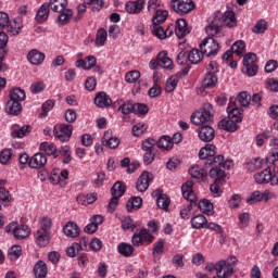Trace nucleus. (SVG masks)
<instances>
[{"label":"nucleus","instance_id":"nucleus-29","mask_svg":"<svg viewBox=\"0 0 278 278\" xmlns=\"http://www.w3.org/2000/svg\"><path fill=\"white\" fill-rule=\"evenodd\" d=\"M35 240L37 247H47L49 242H51V236L49 235V232L37 230L35 232Z\"/></svg>","mask_w":278,"mask_h":278},{"label":"nucleus","instance_id":"nucleus-24","mask_svg":"<svg viewBox=\"0 0 278 278\" xmlns=\"http://www.w3.org/2000/svg\"><path fill=\"white\" fill-rule=\"evenodd\" d=\"M93 101L98 108H110L112 105V98L103 91L99 92Z\"/></svg>","mask_w":278,"mask_h":278},{"label":"nucleus","instance_id":"nucleus-43","mask_svg":"<svg viewBox=\"0 0 278 278\" xmlns=\"http://www.w3.org/2000/svg\"><path fill=\"white\" fill-rule=\"evenodd\" d=\"M140 207H142V198L140 197H131L126 203L127 212H134V210H140Z\"/></svg>","mask_w":278,"mask_h":278},{"label":"nucleus","instance_id":"nucleus-26","mask_svg":"<svg viewBox=\"0 0 278 278\" xmlns=\"http://www.w3.org/2000/svg\"><path fill=\"white\" fill-rule=\"evenodd\" d=\"M222 23L225 27H237L238 20H236V13L233 11H226L222 16Z\"/></svg>","mask_w":278,"mask_h":278},{"label":"nucleus","instance_id":"nucleus-8","mask_svg":"<svg viewBox=\"0 0 278 278\" xmlns=\"http://www.w3.org/2000/svg\"><path fill=\"white\" fill-rule=\"evenodd\" d=\"M53 136L60 142H68L73 136V125L71 124H56L53 127Z\"/></svg>","mask_w":278,"mask_h":278},{"label":"nucleus","instance_id":"nucleus-21","mask_svg":"<svg viewBox=\"0 0 278 278\" xmlns=\"http://www.w3.org/2000/svg\"><path fill=\"white\" fill-rule=\"evenodd\" d=\"M157 61L161 68H166L167 71H173V59L168 58V51L163 50L157 53Z\"/></svg>","mask_w":278,"mask_h":278},{"label":"nucleus","instance_id":"nucleus-17","mask_svg":"<svg viewBox=\"0 0 278 278\" xmlns=\"http://www.w3.org/2000/svg\"><path fill=\"white\" fill-rule=\"evenodd\" d=\"M270 199V191L265 190L262 191H254L247 198V203L253 205V203H260L261 201H268Z\"/></svg>","mask_w":278,"mask_h":278},{"label":"nucleus","instance_id":"nucleus-34","mask_svg":"<svg viewBox=\"0 0 278 278\" xmlns=\"http://www.w3.org/2000/svg\"><path fill=\"white\" fill-rule=\"evenodd\" d=\"M101 142L103 147H108L109 149H116L121 144L118 137H110V132H104Z\"/></svg>","mask_w":278,"mask_h":278},{"label":"nucleus","instance_id":"nucleus-55","mask_svg":"<svg viewBox=\"0 0 278 278\" xmlns=\"http://www.w3.org/2000/svg\"><path fill=\"white\" fill-rule=\"evenodd\" d=\"M155 146H157V141L153 138H148L142 142L141 149L142 151H155Z\"/></svg>","mask_w":278,"mask_h":278},{"label":"nucleus","instance_id":"nucleus-50","mask_svg":"<svg viewBox=\"0 0 278 278\" xmlns=\"http://www.w3.org/2000/svg\"><path fill=\"white\" fill-rule=\"evenodd\" d=\"M237 100L241 108H249L251 103V94H249L247 91L240 92L237 97Z\"/></svg>","mask_w":278,"mask_h":278},{"label":"nucleus","instance_id":"nucleus-9","mask_svg":"<svg viewBox=\"0 0 278 278\" xmlns=\"http://www.w3.org/2000/svg\"><path fill=\"white\" fill-rule=\"evenodd\" d=\"M208 176L212 179H215L214 182L210 186L212 194H214V197H220V194H223V191H220V185L223 181H225V178H223V170L210 169Z\"/></svg>","mask_w":278,"mask_h":278},{"label":"nucleus","instance_id":"nucleus-44","mask_svg":"<svg viewBox=\"0 0 278 278\" xmlns=\"http://www.w3.org/2000/svg\"><path fill=\"white\" fill-rule=\"evenodd\" d=\"M108 41V30L105 28H99L96 35V47H104Z\"/></svg>","mask_w":278,"mask_h":278},{"label":"nucleus","instance_id":"nucleus-4","mask_svg":"<svg viewBox=\"0 0 278 278\" xmlns=\"http://www.w3.org/2000/svg\"><path fill=\"white\" fill-rule=\"evenodd\" d=\"M238 264V258L236 256H229L226 261L217 262V277L218 278H229L233 277L236 273V265Z\"/></svg>","mask_w":278,"mask_h":278},{"label":"nucleus","instance_id":"nucleus-36","mask_svg":"<svg viewBox=\"0 0 278 278\" xmlns=\"http://www.w3.org/2000/svg\"><path fill=\"white\" fill-rule=\"evenodd\" d=\"M134 245L126 243V242H122L117 245V253H119V255H123V257H131V255H134Z\"/></svg>","mask_w":278,"mask_h":278},{"label":"nucleus","instance_id":"nucleus-41","mask_svg":"<svg viewBox=\"0 0 278 278\" xmlns=\"http://www.w3.org/2000/svg\"><path fill=\"white\" fill-rule=\"evenodd\" d=\"M49 9L52 10V12H63V10H66V5H68L67 0H50V3L48 4Z\"/></svg>","mask_w":278,"mask_h":278},{"label":"nucleus","instance_id":"nucleus-42","mask_svg":"<svg viewBox=\"0 0 278 278\" xmlns=\"http://www.w3.org/2000/svg\"><path fill=\"white\" fill-rule=\"evenodd\" d=\"M125 192H127V187L122 181L115 182L113 185V187L111 188L112 197H117L118 199H121V197H123V194H125Z\"/></svg>","mask_w":278,"mask_h":278},{"label":"nucleus","instance_id":"nucleus-61","mask_svg":"<svg viewBox=\"0 0 278 278\" xmlns=\"http://www.w3.org/2000/svg\"><path fill=\"white\" fill-rule=\"evenodd\" d=\"M52 226L53 222H51V218L43 217L40 222V229L38 231H46V233H49Z\"/></svg>","mask_w":278,"mask_h":278},{"label":"nucleus","instance_id":"nucleus-35","mask_svg":"<svg viewBox=\"0 0 278 278\" xmlns=\"http://www.w3.org/2000/svg\"><path fill=\"white\" fill-rule=\"evenodd\" d=\"M238 122H235L233 119H231V117L229 119H222L218 123V127L219 129H224V131H230L231 134L233 131L238 130Z\"/></svg>","mask_w":278,"mask_h":278},{"label":"nucleus","instance_id":"nucleus-38","mask_svg":"<svg viewBox=\"0 0 278 278\" xmlns=\"http://www.w3.org/2000/svg\"><path fill=\"white\" fill-rule=\"evenodd\" d=\"M227 112L229 115V118L235 121V123H242V112L240 111L239 108H236L229 103L227 108Z\"/></svg>","mask_w":278,"mask_h":278},{"label":"nucleus","instance_id":"nucleus-32","mask_svg":"<svg viewBox=\"0 0 278 278\" xmlns=\"http://www.w3.org/2000/svg\"><path fill=\"white\" fill-rule=\"evenodd\" d=\"M59 157H62L63 164H71V162H73V151H71V147L68 146L60 147Z\"/></svg>","mask_w":278,"mask_h":278},{"label":"nucleus","instance_id":"nucleus-46","mask_svg":"<svg viewBox=\"0 0 278 278\" xmlns=\"http://www.w3.org/2000/svg\"><path fill=\"white\" fill-rule=\"evenodd\" d=\"M168 18V11L157 10L155 16L152 18V25H162Z\"/></svg>","mask_w":278,"mask_h":278},{"label":"nucleus","instance_id":"nucleus-18","mask_svg":"<svg viewBox=\"0 0 278 278\" xmlns=\"http://www.w3.org/2000/svg\"><path fill=\"white\" fill-rule=\"evenodd\" d=\"M7 114L11 116H18L23 112V104L21 102L9 100L4 106Z\"/></svg>","mask_w":278,"mask_h":278},{"label":"nucleus","instance_id":"nucleus-30","mask_svg":"<svg viewBox=\"0 0 278 278\" xmlns=\"http://www.w3.org/2000/svg\"><path fill=\"white\" fill-rule=\"evenodd\" d=\"M207 168L210 167L194 165L189 169V175L192 179H204V177H207Z\"/></svg>","mask_w":278,"mask_h":278},{"label":"nucleus","instance_id":"nucleus-13","mask_svg":"<svg viewBox=\"0 0 278 278\" xmlns=\"http://www.w3.org/2000/svg\"><path fill=\"white\" fill-rule=\"evenodd\" d=\"M147 5V0L128 1L125 4V10L128 14H140Z\"/></svg>","mask_w":278,"mask_h":278},{"label":"nucleus","instance_id":"nucleus-51","mask_svg":"<svg viewBox=\"0 0 278 278\" xmlns=\"http://www.w3.org/2000/svg\"><path fill=\"white\" fill-rule=\"evenodd\" d=\"M177 84H179V79H177V77L175 76H170L167 79V83L165 85V92L167 93L175 92V89L177 88Z\"/></svg>","mask_w":278,"mask_h":278},{"label":"nucleus","instance_id":"nucleus-63","mask_svg":"<svg viewBox=\"0 0 278 278\" xmlns=\"http://www.w3.org/2000/svg\"><path fill=\"white\" fill-rule=\"evenodd\" d=\"M253 34H264L266 31V21L260 20L252 28Z\"/></svg>","mask_w":278,"mask_h":278},{"label":"nucleus","instance_id":"nucleus-2","mask_svg":"<svg viewBox=\"0 0 278 278\" xmlns=\"http://www.w3.org/2000/svg\"><path fill=\"white\" fill-rule=\"evenodd\" d=\"M7 29L10 36H18L23 29V18L15 17L10 24V15L5 12H0V31Z\"/></svg>","mask_w":278,"mask_h":278},{"label":"nucleus","instance_id":"nucleus-59","mask_svg":"<svg viewBox=\"0 0 278 278\" xmlns=\"http://www.w3.org/2000/svg\"><path fill=\"white\" fill-rule=\"evenodd\" d=\"M11 260H18L23 255V248L21 245H13L9 251Z\"/></svg>","mask_w":278,"mask_h":278},{"label":"nucleus","instance_id":"nucleus-53","mask_svg":"<svg viewBox=\"0 0 278 278\" xmlns=\"http://www.w3.org/2000/svg\"><path fill=\"white\" fill-rule=\"evenodd\" d=\"M122 229L124 231H127V229L136 231V229H138V226H136V224H134V219L130 216H128L122 220Z\"/></svg>","mask_w":278,"mask_h":278},{"label":"nucleus","instance_id":"nucleus-54","mask_svg":"<svg viewBox=\"0 0 278 278\" xmlns=\"http://www.w3.org/2000/svg\"><path fill=\"white\" fill-rule=\"evenodd\" d=\"M132 114L144 116V114H149V106L142 103H134Z\"/></svg>","mask_w":278,"mask_h":278},{"label":"nucleus","instance_id":"nucleus-27","mask_svg":"<svg viewBox=\"0 0 278 278\" xmlns=\"http://www.w3.org/2000/svg\"><path fill=\"white\" fill-rule=\"evenodd\" d=\"M29 233H31V229L29 228V226L17 224L13 236L16 240H25V238H29Z\"/></svg>","mask_w":278,"mask_h":278},{"label":"nucleus","instance_id":"nucleus-23","mask_svg":"<svg viewBox=\"0 0 278 278\" xmlns=\"http://www.w3.org/2000/svg\"><path fill=\"white\" fill-rule=\"evenodd\" d=\"M204 149H206V155H208V159L204 161V167L212 168L214 166L213 162H216V146L206 144Z\"/></svg>","mask_w":278,"mask_h":278},{"label":"nucleus","instance_id":"nucleus-58","mask_svg":"<svg viewBox=\"0 0 278 278\" xmlns=\"http://www.w3.org/2000/svg\"><path fill=\"white\" fill-rule=\"evenodd\" d=\"M0 201L2 205H8L10 201H12V195H10V191L8 189L0 188Z\"/></svg>","mask_w":278,"mask_h":278},{"label":"nucleus","instance_id":"nucleus-11","mask_svg":"<svg viewBox=\"0 0 278 278\" xmlns=\"http://www.w3.org/2000/svg\"><path fill=\"white\" fill-rule=\"evenodd\" d=\"M152 197H156V205L160 210L168 212L170 206V198L162 192L161 189H156L152 192Z\"/></svg>","mask_w":278,"mask_h":278},{"label":"nucleus","instance_id":"nucleus-7","mask_svg":"<svg viewBox=\"0 0 278 278\" xmlns=\"http://www.w3.org/2000/svg\"><path fill=\"white\" fill-rule=\"evenodd\" d=\"M170 8L179 14V16H186L194 10V2L192 0H172Z\"/></svg>","mask_w":278,"mask_h":278},{"label":"nucleus","instance_id":"nucleus-16","mask_svg":"<svg viewBox=\"0 0 278 278\" xmlns=\"http://www.w3.org/2000/svg\"><path fill=\"white\" fill-rule=\"evenodd\" d=\"M29 168H45L47 166V155L45 153L38 152L29 159Z\"/></svg>","mask_w":278,"mask_h":278},{"label":"nucleus","instance_id":"nucleus-25","mask_svg":"<svg viewBox=\"0 0 278 278\" xmlns=\"http://www.w3.org/2000/svg\"><path fill=\"white\" fill-rule=\"evenodd\" d=\"M27 60L34 66H39V64H42V62H45V53L38 50H30L27 54Z\"/></svg>","mask_w":278,"mask_h":278},{"label":"nucleus","instance_id":"nucleus-31","mask_svg":"<svg viewBox=\"0 0 278 278\" xmlns=\"http://www.w3.org/2000/svg\"><path fill=\"white\" fill-rule=\"evenodd\" d=\"M49 12H50L49 4L43 3L37 11L35 21H37L39 25H42V23H45V21L49 18Z\"/></svg>","mask_w":278,"mask_h":278},{"label":"nucleus","instance_id":"nucleus-15","mask_svg":"<svg viewBox=\"0 0 278 278\" xmlns=\"http://www.w3.org/2000/svg\"><path fill=\"white\" fill-rule=\"evenodd\" d=\"M198 136L202 142H212L214 138H216V132L214 131V128L212 126H201V128L198 131Z\"/></svg>","mask_w":278,"mask_h":278},{"label":"nucleus","instance_id":"nucleus-5","mask_svg":"<svg viewBox=\"0 0 278 278\" xmlns=\"http://www.w3.org/2000/svg\"><path fill=\"white\" fill-rule=\"evenodd\" d=\"M257 54L256 53H248L242 61L241 73L243 75H248V77H255L257 75L260 67L257 66Z\"/></svg>","mask_w":278,"mask_h":278},{"label":"nucleus","instance_id":"nucleus-10","mask_svg":"<svg viewBox=\"0 0 278 278\" xmlns=\"http://www.w3.org/2000/svg\"><path fill=\"white\" fill-rule=\"evenodd\" d=\"M233 166V161L227 160L225 161V156L223 154L216 155L215 161L213 162V166L211 167V170H222L223 172V178L225 179V170H229Z\"/></svg>","mask_w":278,"mask_h":278},{"label":"nucleus","instance_id":"nucleus-64","mask_svg":"<svg viewBox=\"0 0 278 278\" xmlns=\"http://www.w3.org/2000/svg\"><path fill=\"white\" fill-rule=\"evenodd\" d=\"M266 160L268 164H275L276 162H278V148L271 149Z\"/></svg>","mask_w":278,"mask_h":278},{"label":"nucleus","instance_id":"nucleus-39","mask_svg":"<svg viewBox=\"0 0 278 278\" xmlns=\"http://www.w3.org/2000/svg\"><path fill=\"white\" fill-rule=\"evenodd\" d=\"M156 147L161 151H170L173 149V140L168 136H163L156 141Z\"/></svg>","mask_w":278,"mask_h":278},{"label":"nucleus","instance_id":"nucleus-22","mask_svg":"<svg viewBox=\"0 0 278 278\" xmlns=\"http://www.w3.org/2000/svg\"><path fill=\"white\" fill-rule=\"evenodd\" d=\"M63 233L67 238H77L79 233H81V230L79 229V226L77 224H75L74 222H68L63 227Z\"/></svg>","mask_w":278,"mask_h":278},{"label":"nucleus","instance_id":"nucleus-49","mask_svg":"<svg viewBox=\"0 0 278 278\" xmlns=\"http://www.w3.org/2000/svg\"><path fill=\"white\" fill-rule=\"evenodd\" d=\"M42 113H40L39 117L40 118H47L49 116V112L55 108V101L53 100H48L42 103Z\"/></svg>","mask_w":278,"mask_h":278},{"label":"nucleus","instance_id":"nucleus-19","mask_svg":"<svg viewBox=\"0 0 278 278\" xmlns=\"http://www.w3.org/2000/svg\"><path fill=\"white\" fill-rule=\"evenodd\" d=\"M175 34L177 38H186V36L190 34V27H188V22H186V20L184 18L177 20Z\"/></svg>","mask_w":278,"mask_h":278},{"label":"nucleus","instance_id":"nucleus-37","mask_svg":"<svg viewBox=\"0 0 278 278\" xmlns=\"http://www.w3.org/2000/svg\"><path fill=\"white\" fill-rule=\"evenodd\" d=\"M207 225V217L204 215H195L191 218V227L192 229H205Z\"/></svg>","mask_w":278,"mask_h":278},{"label":"nucleus","instance_id":"nucleus-47","mask_svg":"<svg viewBox=\"0 0 278 278\" xmlns=\"http://www.w3.org/2000/svg\"><path fill=\"white\" fill-rule=\"evenodd\" d=\"M247 49V43L243 40L236 41L232 46L230 51L235 53V55H242L244 53V50Z\"/></svg>","mask_w":278,"mask_h":278},{"label":"nucleus","instance_id":"nucleus-3","mask_svg":"<svg viewBox=\"0 0 278 278\" xmlns=\"http://www.w3.org/2000/svg\"><path fill=\"white\" fill-rule=\"evenodd\" d=\"M214 121V106L210 103H204L202 108L191 115V123L193 125H205Z\"/></svg>","mask_w":278,"mask_h":278},{"label":"nucleus","instance_id":"nucleus-60","mask_svg":"<svg viewBox=\"0 0 278 278\" xmlns=\"http://www.w3.org/2000/svg\"><path fill=\"white\" fill-rule=\"evenodd\" d=\"M139 233L141 235V239L143 242H148V244L153 243V240H155V236L151 235L149 229L142 228Z\"/></svg>","mask_w":278,"mask_h":278},{"label":"nucleus","instance_id":"nucleus-62","mask_svg":"<svg viewBox=\"0 0 278 278\" xmlns=\"http://www.w3.org/2000/svg\"><path fill=\"white\" fill-rule=\"evenodd\" d=\"M147 129V124L144 123H138L137 125H135L132 127V136H135V138H138L140 136H142V134H144V130Z\"/></svg>","mask_w":278,"mask_h":278},{"label":"nucleus","instance_id":"nucleus-20","mask_svg":"<svg viewBox=\"0 0 278 278\" xmlns=\"http://www.w3.org/2000/svg\"><path fill=\"white\" fill-rule=\"evenodd\" d=\"M216 84H218V75L207 72L202 80V88L204 90H211L212 88H216Z\"/></svg>","mask_w":278,"mask_h":278},{"label":"nucleus","instance_id":"nucleus-40","mask_svg":"<svg viewBox=\"0 0 278 278\" xmlns=\"http://www.w3.org/2000/svg\"><path fill=\"white\" fill-rule=\"evenodd\" d=\"M71 18H73V10L64 9L59 12L58 23L59 25H68V23H71Z\"/></svg>","mask_w":278,"mask_h":278},{"label":"nucleus","instance_id":"nucleus-12","mask_svg":"<svg viewBox=\"0 0 278 278\" xmlns=\"http://www.w3.org/2000/svg\"><path fill=\"white\" fill-rule=\"evenodd\" d=\"M151 181H153V174L143 172L137 180L136 188L138 192H146V190H149V184H151Z\"/></svg>","mask_w":278,"mask_h":278},{"label":"nucleus","instance_id":"nucleus-28","mask_svg":"<svg viewBox=\"0 0 278 278\" xmlns=\"http://www.w3.org/2000/svg\"><path fill=\"white\" fill-rule=\"evenodd\" d=\"M33 273L36 278H47V274L49 273L47 263L45 261H38L34 266Z\"/></svg>","mask_w":278,"mask_h":278},{"label":"nucleus","instance_id":"nucleus-57","mask_svg":"<svg viewBox=\"0 0 278 278\" xmlns=\"http://www.w3.org/2000/svg\"><path fill=\"white\" fill-rule=\"evenodd\" d=\"M119 110L124 116H127L128 114H134V102L126 101L123 102L122 105H119Z\"/></svg>","mask_w":278,"mask_h":278},{"label":"nucleus","instance_id":"nucleus-6","mask_svg":"<svg viewBox=\"0 0 278 278\" xmlns=\"http://www.w3.org/2000/svg\"><path fill=\"white\" fill-rule=\"evenodd\" d=\"M200 51L202 54L206 55V58H212V55H218V51H220V45L213 37H206L200 43Z\"/></svg>","mask_w":278,"mask_h":278},{"label":"nucleus","instance_id":"nucleus-14","mask_svg":"<svg viewBox=\"0 0 278 278\" xmlns=\"http://www.w3.org/2000/svg\"><path fill=\"white\" fill-rule=\"evenodd\" d=\"M40 151L46 153V155L53 156L54 160H60V149L55 143L51 142H41L39 147Z\"/></svg>","mask_w":278,"mask_h":278},{"label":"nucleus","instance_id":"nucleus-52","mask_svg":"<svg viewBox=\"0 0 278 278\" xmlns=\"http://www.w3.org/2000/svg\"><path fill=\"white\" fill-rule=\"evenodd\" d=\"M31 131V127L29 125H24L20 129L14 130L12 136L13 138H25Z\"/></svg>","mask_w":278,"mask_h":278},{"label":"nucleus","instance_id":"nucleus-56","mask_svg":"<svg viewBox=\"0 0 278 278\" xmlns=\"http://www.w3.org/2000/svg\"><path fill=\"white\" fill-rule=\"evenodd\" d=\"M140 79V72L130 71L125 75V81L127 84H136Z\"/></svg>","mask_w":278,"mask_h":278},{"label":"nucleus","instance_id":"nucleus-33","mask_svg":"<svg viewBox=\"0 0 278 278\" xmlns=\"http://www.w3.org/2000/svg\"><path fill=\"white\" fill-rule=\"evenodd\" d=\"M202 214H206L207 216H212L214 214V204L210 202V200H202L199 203L197 202V206Z\"/></svg>","mask_w":278,"mask_h":278},{"label":"nucleus","instance_id":"nucleus-45","mask_svg":"<svg viewBox=\"0 0 278 278\" xmlns=\"http://www.w3.org/2000/svg\"><path fill=\"white\" fill-rule=\"evenodd\" d=\"M26 94H25V90L21 89V88H14L11 92H10V100L11 101H17L18 103H22V101L24 99H26Z\"/></svg>","mask_w":278,"mask_h":278},{"label":"nucleus","instance_id":"nucleus-48","mask_svg":"<svg viewBox=\"0 0 278 278\" xmlns=\"http://www.w3.org/2000/svg\"><path fill=\"white\" fill-rule=\"evenodd\" d=\"M203 53H201V50L199 51V49H192L189 53H188V60L189 62H191V64H199V62H201V60H203Z\"/></svg>","mask_w":278,"mask_h":278},{"label":"nucleus","instance_id":"nucleus-1","mask_svg":"<svg viewBox=\"0 0 278 278\" xmlns=\"http://www.w3.org/2000/svg\"><path fill=\"white\" fill-rule=\"evenodd\" d=\"M194 182L192 181H187L181 186L182 197L186 199V201H189L187 207L180 211V217L185 220L190 218L189 214L192 212V210H197V195L194 194V190H192Z\"/></svg>","mask_w":278,"mask_h":278}]
</instances>
